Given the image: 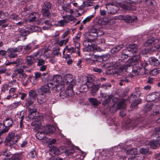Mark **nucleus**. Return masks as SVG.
<instances>
[{
  "label": "nucleus",
  "mask_w": 160,
  "mask_h": 160,
  "mask_svg": "<svg viewBox=\"0 0 160 160\" xmlns=\"http://www.w3.org/2000/svg\"><path fill=\"white\" fill-rule=\"evenodd\" d=\"M129 52L130 53H137V55L133 56L132 58L129 59L125 64L122 66L120 68V70L122 71H126L128 68L132 66L137 65L140 60V54H145L143 50L141 51L140 48H138L136 44H131L127 47V49L123 51L121 55V59L118 60L117 62H114V67L115 68L119 66L123 63L122 60L124 58H127L129 56V54H125L124 52Z\"/></svg>",
  "instance_id": "nucleus-1"
},
{
  "label": "nucleus",
  "mask_w": 160,
  "mask_h": 160,
  "mask_svg": "<svg viewBox=\"0 0 160 160\" xmlns=\"http://www.w3.org/2000/svg\"><path fill=\"white\" fill-rule=\"evenodd\" d=\"M87 38L83 42V44L85 47L83 50L84 52H91L95 49L94 47L92 45V42L94 39L92 37L90 38L88 35V33H87Z\"/></svg>",
  "instance_id": "nucleus-2"
},
{
  "label": "nucleus",
  "mask_w": 160,
  "mask_h": 160,
  "mask_svg": "<svg viewBox=\"0 0 160 160\" xmlns=\"http://www.w3.org/2000/svg\"><path fill=\"white\" fill-rule=\"evenodd\" d=\"M61 77L58 75H56L53 77L52 80L48 82L51 84L52 87H54V88L58 89L59 88L60 89L61 86L63 85Z\"/></svg>",
  "instance_id": "nucleus-3"
},
{
  "label": "nucleus",
  "mask_w": 160,
  "mask_h": 160,
  "mask_svg": "<svg viewBox=\"0 0 160 160\" xmlns=\"http://www.w3.org/2000/svg\"><path fill=\"white\" fill-rule=\"evenodd\" d=\"M12 123L13 121L11 118H6L3 122V125L5 128L2 131H0V135L8 132L9 129V128L12 126Z\"/></svg>",
  "instance_id": "nucleus-4"
},
{
  "label": "nucleus",
  "mask_w": 160,
  "mask_h": 160,
  "mask_svg": "<svg viewBox=\"0 0 160 160\" xmlns=\"http://www.w3.org/2000/svg\"><path fill=\"white\" fill-rule=\"evenodd\" d=\"M50 88H54V87H52L51 84L48 82L47 85H43L40 88L39 93L49 97L50 93Z\"/></svg>",
  "instance_id": "nucleus-5"
},
{
  "label": "nucleus",
  "mask_w": 160,
  "mask_h": 160,
  "mask_svg": "<svg viewBox=\"0 0 160 160\" xmlns=\"http://www.w3.org/2000/svg\"><path fill=\"white\" fill-rule=\"evenodd\" d=\"M123 0H116V2L120 7L125 10H134L136 9V8L135 6L132 5L130 3H123Z\"/></svg>",
  "instance_id": "nucleus-6"
},
{
  "label": "nucleus",
  "mask_w": 160,
  "mask_h": 160,
  "mask_svg": "<svg viewBox=\"0 0 160 160\" xmlns=\"http://www.w3.org/2000/svg\"><path fill=\"white\" fill-rule=\"evenodd\" d=\"M20 138L19 136L15 135L14 133H11L8 135L6 139V142L9 143L10 144H13L17 142Z\"/></svg>",
  "instance_id": "nucleus-7"
},
{
  "label": "nucleus",
  "mask_w": 160,
  "mask_h": 160,
  "mask_svg": "<svg viewBox=\"0 0 160 160\" xmlns=\"http://www.w3.org/2000/svg\"><path fill=\"white\" fill-rule=\"evenodd\" d=\"M63 85L69 84V85H75L76 81L72 78V76L70 74L65 75L64 76L62 81Z\"/></svg>",
  "instance_id": "nucleus-8"
},
{
  "label": "nucleus",
  "mask_w": 160,
  "mask_h": 160,
  "mask_svg": "<svg viewBox=\"0 0 160 160\" xmlns=\"http://www.w3.org/2000/svg\"><path fill=\"white\" fill-rule=\"evenodd\" d=\"M22 49V46H19L16 48L8 49L7 50L8 52L10 53L8 57L10 58H14L17 57V54L15 53V52H20Z\"/></svg>",
  "instance_id": "nucleus-9"
},
{
  "label": "nucleus",
  "mask_w": 160,
  "mask_h": 160,
  "mask_svg": "<svg viewBox=\"0 0 160 160\" xmlns=\"http://www.w3.org/2000/svg\"><path fill=\"white\" fill-rule=\"evenodd\" d=\"M117 18L119 20H123L125 22H132L136 20L137 18L135 16L131 17L130 16L123 15H121L117 17Z\"/></svg>",
  "instance_id": "nucleus-10"
},
{
  "label": "nucleus",
  "mask_w": 160,
  "mask_h": 160,
  "mask_svg": "<svg viewBox=\"0 0 160 160\" xmlns=\"http://www.w3.org/2000/svg\"><path fill=\"white\" fill-rule=\"evenodd\" d=\"M103 33V32L101 30L93 29L88 32V35L90 38L92 37L94 39L97 37L102 35Z\"/></svg>",
  "instance_id": "nucleus-11"
},
{
  "label": "nucleus",
  "mask_w": 160,
  "mask_h": 160,
  "mask_svg": "<svg viewBox=\"0 0 160 160\" xmlns=\"http://www.w3.org/2000/svg\"><path fill=\"white\" fill-rule=\"evenodd\" d=\"M38 102L40 104L44 103L48 99V96L39 93L37 97Z\"/></svg>",
  "instance_id": "nucleus-12"
},
{
  "label": "nucleus",
  "mask_w": 160,
  "mask_h": 160,
  "mask_svg": "<svg viewBox=\"0 0 160 160\" xmlns=\"http://www.w3.org/2000/svg\"><path fill=\"white\" fill-rule=\"evenodd\" d=\"M159 93H153L149 94L147 97L146 99L148 102H152L158 99Z\"/></svg>",
  "instance_id": "nucleus-13"
},
{
  "label": "nucleus",
  "mask_w": 160,
  "mask_h": 160,
  "mask_svg": "<svg viewBox=\"0 0 160 160\" xmlns=\"http://www.w3.org/2000/svg\"><path fill=\"white\" fill-rule=\"evenodd\" d=\"M43 130L44 133L48 134L50 132H53L55 131V129L53 126L48 125L43 128Z\"/></svg>",
  "instance_id": "nucleus-14"
},
{
  "label": "nucleus",
  "mask_w": 160,
  "mask_h": 160,
  "mask_svg": "<svg viewBox=\"0 0 160 160\" xmlns=\"http://www.w3.org/2000/svg\"><path fill=\"white\" fill-rule=\"evenodd\" d=\"M63 10L67 12L72 14L73 13V11L70 8V5L69 4H67L64 5L62 6Z\"/></svg>",
  "instance_id": "nucleus-15"
},
{
  "label": "nucleus",
  "mask_w": 160,
  "mask_h": 160,
  "mask_svg": "<svg viewBox=\"0 0 160 160\" xmlns=\"http://www.w3.org/2000/svg\"><path fill=\"white\" fill-rule=\"evenodd\" d=\"M149 62L153 66H158L160 64L157 59L153 57L149 58Z\"/></svg>",
  "instance_id": "nucleus-16"
},
{
  "label": "nucleus",
  "mask_w": 160,
  "mask_h": 160,
  "mask_svg": "<svg viewBox=\"0 0 160 160\" xmlns=\"http://www.w3.org/2000/svg\"><path fill=\"white\" fill-rule=\"evenodd\" d=\"M96 58V55H92L91 58H86L85 61L87 63L89 64H94L96 62L95 59Z\"/></svg>",
  "instance_id": "nucleus-17"
},
{
  "label": "nucleus",
  "mask_w": 160,
  "mask_h": 160,
  "mask_svg": "<svg viewBox=\"0 0 160 160\" xmlns=\"http://www.w3.org/2000/svg\"><path fill=\"white\" fill-rule=\"evenodd\" d=\"M63 19H65L67 21V23L69 22H73L76 21L77 19L72 15H68L62 16Z\"/></svg>",
  "instance_id": "nucleus-18"
},
{
  "label": "nucleus",
  "mask_w": 160,
  "mask_h": 160,
  "mask_svg": "<svg viewBox=\"0 0 160 160\" xmlns=\"http://www.w3.org/2000/svg\"><path fill=\"white\" fill-rule=\"evenodd\" d=\"M123 45L121 44L114 47L111 50V53L112 54L116 53L123 47Z\"/></svg>",
  "instance_id": "nucleus-19"
},
{
  "label": "nucleus",
  "mask_w": 160,
  "mask_h": 160,
  "mask_svg": "<svg viewBox=\"0 0 160 160\" xmlns=\"http://www.w3.org/2000/svg\"><path fill=\"white\" fill-rule=\"evenodd\" d=\"M154 48L152 49V50H158L160 51V38L159 39H156L154 42Z\"/></svg>",
  "instance_id": "nucleus-20"
},
{
  "label": "nucleus",
  "mask_w": 160,
  "mask_h": 160,
  "mask_svg": "<svg viewBox=\"0 0 160 160\" xmlns=\"http://www.w3.org/2000/svg\"><path fill=\"white\" fill-rule=\"evenodd\" d=\"M45 133H44V130L42 131H40L38 132L36 135L37 138L40 140H43L45 138Z\"/></svg>",
  "instance_id": "nucleus-21"
},
{
  "label": "nucleus",
  "mask_w": 160,
  "mask_h": 160,
  "mask_svg": "<svg viewBox=\"0 0 160 160\" xmlns=\"http://www.w3.org/2000/svg\"><path fill=\"white\" fill-rule=\"evenodd\" d=\"M125 100L124 99H122L118 103L117 108L118 109H124L125 108Z\"/></svg>",
  "instance_id": "nucleus-22"
},
{
  "label": "nucleus",
  "mask_w": 160,
  "mask_h": 160,
  "mask_svg": "<svg viewBox=\"0 0 160 160\" xmlns=\"http://www.w3.org/2000/svg\"><path fill=\"white\" fill-rule=\"evenodd\" d=\"M33 60L32 57V56H28L25 59L26 64L28 66H30L32 64Z\"/></svg>",
  "instance_id": "nucleus-23"
},
{
  "label": "nucleus",
  "mask_w": 160,
  "mask_h": 160,
  "mask_svg": "<svg viewBox=\"0 0 160 160\" xmlns=\"http://www.w3.org/2000/svg\"><path fill=\"white\" fill-rule=\"evenodd\" d=\"M98 85H92V90L91 91V93L93 96H95V92L98 91L100 88Z\"/></svg>",
  "instance_id": "nucleus-24"
},
{
  "label": "nucleus",
  "mask_w": 160,
  "mask_h": 160,
  "mask_svg": "<svg viewBox=\"0 0 160 160\" xmlns=\"http://www.w3.org/2000/svg\"><path fill=\"white\" fill-rule=\"evenodd\" d=\"M88 100L94 106L98 105L100 103L99 101L94 98H90Z\"/></svg>",
  "instance_id": "nucleus-25"
},
{
  "label": "nucleus",
  "mask_w": 160,
  "mask_h": 160,
  "mask_svg": "<svg viewBox=\"0 0 160 160\" xmlns=\"http://www.w3.org/2000/svg\"><path fill=\"white\" fill-rule=\"evenodd\" d=\"M23 70L22 68L17 69L15 70L14 71V73L12 75V77L13 78L16 77L17 75V74H19V76H20L23 73Z\"/></svg>",
  "instance_id": "nucleus-26"
},
{
  "label": "nucleus",
  "mask_w": 160,
  "mask_h": 160,
  "mask_svg": "<svg viewBox=\"0 0 160 160\" xmlns=\"http://www.w3.org/2000/svg\"><path fill=\"white\" fill-rule=\"evenodd\" d=\"M105 22V24H112L114 23L116 21V20L114 18H111L104 20Z\"/></svg>",
  "instance_id": "nucleus-27"
},
{
  "label": "nucleus",
  "mask_w": 160,
  "mask_h": 160,
  "mask_svg": "<svg viewBox=\"0 0 160 160\" xmlns=\"http://www.w3.org/2000/svg\"><path fill=\"white\" fill-rule=\"evenodd\" d=\"M74 85H69L68 89L66 91V92L69 96H72L73 95L72 88Z\"/></svg>",
  "instance_id": "nucleus-28"
},
{
  "label": "nucleus",
  "mask_w": 160,
  "mask_h": 160,
  "mask_svg": "<svg viewBox=\"0 0 160 160\" xmlns=\"http://www.w3.org/2000/svg\"><path fill=\"white\" fill-rule=\"evenodd\" d=\"M26 106L27 107H28L32 104L35 100L33 98L28 97L26 99Z\"/></svg>",
  "instance_id": "nucleus-29"
},
{
  "label": "nucleus",
  "mask_w": 160,
  "mask_h": 160,
  "mask_svg": "<svg viewBox=\"0 0 160 160\" xmlns=\"http://www.w3.org/2000/svg\"><path fill=\"white\" fill-rule=\"evenodd\" d=\"M155 40L152 39H149L146 42L144 43V45L146 47L149 46L151 45L152 44H153V46L154 47V42L155 41Z\"/></svg>",
  "instance_id": "nucleus-30"
},
{
  "label": "nucleus",
  "mask_w": 160,
  "mask_h": 160,
  "mask_svg": "<svg viewBox=\"0 0 160 160\" xmlns=\"http://www.w3.org/2000/svg\"><path fill=\"white\" fill-rule=\"evenodd\" d=\"M160 72V68H155L151 70L150 72V74L154 76Z\"/></svg>",
  "instance_id": "nucleus-31"
},
{
  "label": "nucleus",
  "mask_w": 160,
  "mask_h": 160,
  "mask_svg": "<svg viewBox=\"0 0 160 160\" xmlns=\"http://www.w3.org/2000/svg\"><path fill=\"white\" fill-rule=\"evenodd\" d=\"M66 19H63V20L58 21V22L57 25L60 27H63L67 23V21Z\"/></svg>",
  "instance_id": "nucleus-32"
},
{
  "label": "nucleus",
  "mask_w": 160,
  "mask_h": 160,
  "mask_svg": "<svg viewBox=\"0 0 160 160\" xmlns=\"http://www.w3.org/2000/svg\"><path fill=\"white\" fill-rule=\"evenodd\" d=\"M42 12L44 17H48L50 14L49 10L44 8H42Z\"/></svg>",
  "instance_id": "nucleus-33"
},
{
  "label": "nucleus",
  "mask_w": 160,
  "mask_h": 160,
  "mask_svg": "<svg viewBox=\"0 0 160 160\" xmlns=\"http://www.w3.org/2000/svg\"><path fill=\"white\" fill-rule=\"evenodd\" d=\"M94 16V14H93L92 15H91L86 18L84 20L82 21V22L83 24H85L87 22H89L91 20L92 18Z\"/></svg>",
  "instance_id": "nucleus-34"
},
{
  "label": "nucleus",
  "mask_w": 160,
  "mask_h": 160,
  "mask_svg": "<svg viewBox=\"0 0 160 160\" xmlns=\"http://www.w3.org/2000/svg\"><path fill=\"white\" fill-rule=\"evenodd\" d=\"M158 143L156 141H152L149 142V145L153 149H156L157 147Z\"/></svg>",
  "instance_id": "nucleus-35"
},
{
  "label": "nucleus",
  "mask_w": 160,
  "mask_h": 160,
  "mask_svg": "<svg viewBox=\"0 0 160 160\" xmlns=\"http://www.w3.org/2000/svg\"><path fill=\"white\" fill-rule=\"evenodd\" d=\"M37 96V93L35 91H31L29 93V97L33 98L35 100V98Z\"/></svg>",
  "instance_id": "nucleus-36"
},
{
  "label": "nucleus",
  "mask_w": 160,
  "mask_h": 160,
  "mask_svg": "<svg viewBox=\"0 0 160 160\" xmlns=\"http://www.w3.org/2000/svg\"><path fill=\"white\" fill-rule=\"evenodd\" d=\"M20 35L23 36H26L29 33V32L24 29H21L19 30Z\"/></svg>",
  "instance_id": "nucleus-37"
},
{
  "label": "nucleus",
  "mask_w": 160,
  "mask_h": 160,
  "mask_svg": "<svg viewBox=\"0 0 160 160\" xmlns=\"http://www.w3.org/2000/svg\"><path fill=\"white\" fill-rule=\"evenodd\" d=\"M9 85L7 84H4L1 86V92H2L4 93L6 91L8 90Z\"/></svg>",
  "instance_id": "nucleus-38"
},
{
  "label": "nucleus",
  "mask_w": 160,
  "mask_h": 160,
  "mask_svg": "<svg viewBox=\"0 0 160 160\" xmlns=\"http://www.w3.org/2000/svg\"><path fill=\"white\" fill-rule=\"evenodd\" d=\"M0 153L1 155L5 156L7 157H9L11 154V152L6 150H2Z\"/></svg>",
  "instance_id": "nucleus-39"
},
{
  "label": "nucleus",
  "mask_w": 160,
  "mask_h": 160,
  "mask_svg": "<svg viewBox=\"0 0 160 160\" xmlns=\"http://www.w3.org/2000/svg\"><path fill=\"white\" fill-rule=\"evenodd\" d=\"M128 154L134 155L137 154L136 149L135 148H132L129 149L127 152Z\"/></svg>",
  "instance_id": "nucleus-40"
},
{
  "label": "nucleus",
  "mask_w": 160,
  "mask_h": 160,
  "mask_svg": "<svg viewBox=\"0 0 160 160\" xmlns=\"http://www.w3.org/2000/svg\"><path fill=\"white\" fill-rule=\"evenodd\" d=\"M32 15H34V16L32 17H30L31 18H29L28 19V21L29 22H31L34 21L36 19L37 17H38L39 16L38 14L36 12L33 13Z\"/></svg>",
  "instance_id": "nucleus-41"
},
{
  "label": "nucleus",
  "mask_w": 160,
  "mask_h": 160,
  "mask_svg": "<svg viewBox=\"0 0 160 160\" xmlns=\"http://www.w3.org/2000/svg\"><path fill=\"white\" fill-rule=\"evenodd\" d=\"M140 153L142 154H149L150 153L148 148H142L139 150Z\"/></svg>",
  "instance_id": "nucleus-42"
},
{
  "label": "nucleus",
  "mask_w": 160,
  "mask_h": 160,
  "mask_svg": "<svg viewBox=\"0 0 160 160\" xmlns=\"http://www.w3.org/2000/svg\"><path fill=\"white\" fill-rule=\"evenodd\" d=\"M51 7V3L49 2H46L44 3L42 8L49 10Z\"/></svg>",
  "instance_id": "nucleus-43"
},
{
  "label": "nucleus",
  "mask_w": 160,
  "mask_h": 160,
  "mask_svg": "<svg viewBox=\"0 0 160 160\" xmlns=\"http://www.w3.org/2000/svg\"><path fill=\"white\" fill-rule=\"evenodd\" d=\"M111 98L112 97L110 95L108 96V98L104 99L103 103V105H105L108 104L111 101Z\"/></svg>",
  "instance_id": "nucleus-44"
},
{
  "label": "nucleus",
  "mask_w": 160,
  "mask_h": 160,
  "mask_svg": "<svg viewBox=\"0 0 160 160\" xmlns=\"http://www.w3.org/2000/svg\"><path fill=\"white\" fill-rule=\"evenodd\" d=\"M100 87L105 90H107L111 87V84L109 83H105L102 85Z\"/></svg>",
  "instance_id": "nucleus-45"
},
{
  "label": "nucleus",
  "mask_w": 160,
  "mask_h": 160,
  "mask_svg": "<svg viewBox=\"0 0 160 160\" xmlns=\"http://www.w3.org/2000/svg\"><path fill=\"white\" fill-rule=\"evenodd\" d=\"M24 112L23 111L18 112L17 113L18 117L20 119V120L22 119V120L24 118Z\"/></svg>",
  "instance_id": "nucleus-46"
},
{
  "label": "nucleus",
  "mask_w": 160,
  "mask_h": 160,
  "mask_svg": "<svg viewBox=\"0 0 160 160\" xmlns=\"http://www.w3.org/2000/svg\"><path fill=\"white\" fill-rule=\"evenodd\" d=\"M152 104L150 103L147 104L145 107L144 110L145 112H148L150 111L152 108Z\"/></svg>",
  "instance_id": "nucleus-47"
},
{
  "label": "nucleus",
  "mask_w": 160,
  "mask_h": 160,
  "mask_svg": "<svg viewBox=\"0 0 160 160\" xmlns=\"http://www.w3.org/2000/svg\"><path fill=\"white\" fill-rule=\"evenodd\" d=\"M66 49L68 51V52L72 53H74L76 51L75 49L73 47L68 48L67 46L66 47Z\"/></svg>",
  "instance_id": "nucleus-48"
},
{
  "label": "nucleus",
  "mask_w": 160,
  "mask_h": 160,
  "mask_svg": "<svg viewBox=\"0 0 160 160\" xmlns=\"http://www.w3.org/2000/svg\"><path fill=\"white\" fill-rule=\"evenodd\" d=\"M155 132L152 135L154 136L157 137L160 136V127H158L155 129Z\"/></svg>",
  "instance_id": "nucleus-49"
},
{
  "label": "nucleus",
  "mask_w": 160,
  "mask_h": 160,
  "mask_svg": "<svg viewBox=\"0 0 160 160\" xmlns=\"http://www.w3.org/2000/svg\"><path fill=\"white\" fill-rule=\"evenodd\" d=\"M68 38L62 40L58 42V45L60 46H62L64 44L68 42Z\"/></svg>",
  "instance_id": "nucleus-50"
},
{
  "label": "nucleus",
  "mask_w": 160,
  "mask_h": 160,
  "mask_svg": "<svg viewBox=\"0 0 160 160\" xmlns=\"http://www.w3.org/2000/svg\"><path fill=\"white\" fill-rule=\"evenodd\" d=\"M43 51H44L43 54L44 57L46 59L48 58L50 56L49 52H48V50H45L44 49H42V52Z\"/></svg>",
  "instance_id": "nucleus-51"
},
{
  "label": "nucleus",
  "mask_w": 160,
  "mask_h": 160,
  "mask_svg": "<svg viewBox=\"0 0 160 160\" xmlns=\"http://www.w3.org/2000/svg\"><path fill=\"white\" fill-rule=\"evenodd\" d=\"M45 60L42 59H38L37 63V65L39 66L44 65L45 63Z\"/></svg>",
  "instance_id": "nucleus-52"
},
{
  "label": "nucleus",
  "mask_w": 160,
  "mask_h": 160,
  "mask_svg": "<svg viewBox=\"0 0 160 160\" xmlns=\"http://www.w3.org/2000/svg\"><path fill=\"white\" fill-rule=\"evenodd\" d=\"M160 107H158L157 109L154 110L153 112L151 113L152 115L156 116L160 113V111L159 110L158 108Z\"/></svg>",
  "instance_id": "nucleus-53"
},
{
  "label": "nucleus",
  "mask_w": 160,
  "mask_h": 160,
  "mask_svg": "<svg viewBox=\"0 0 160 160\" xmlns=\"http://www.w3.org/2000/svg\"><path fill=\"white\" fill-rule=\"evenodd\" d=\"M30 155L32 158H36L37 157L36 151L34 149L32 150L30 152Z\"/></svg>",
  "instance_id": "nucleus-54"
},
{
  "label": "nucleus",
  "mask_w": 160,
  "mask_h": 160,
  "mask_svg": "<svg viewBox=\"0 0 160 160\" xmlns=\"http://www.w3.org/2000/svg\"><path fill=\"white\" fill-rule=\"evenodd\" d=\"M37 111V109L35 108H28L29 114H36Z\"/></svg>",
  "instance_id": "nucleus-55"
},
{
  "label": "nucleus",
  "mask_w": 160,
  "mask_h": 160,
  "mask_svg": "<svg viewBox=\"0 0 160 160\" xmlns=\"http://www.w3.org/2000/svg\"><path fill=\"white\" fill-rule=\"evenodd\" d=\"M10 18L13 20H19L20 18L17 15L15 14L11 15H10Z\"/></svg>",
  "instance_id": "nucleus-56"
},
{
  "label": "nucleus",
  "mask_w": 160,
  "mask_h": 160,
  "mask_svg": "<svg viewBox=\"0 0 160 160\" xmlns=\"http://www.w3.org/2000/svg\"><path fill=\"white\" fill-rule=\"evenodd\" d=\"M94 4V3L93 2L90 1L89 2H86L84 3V5L86 7L92 6Z\"/></svg>",
  "instance_id": "nucleus-57"
},
{
  "label": "nucleus",
  "mask_w": 160,
  "mask_h": 160,
  "mask_svg": "<svg viewBox=\"0 0 160 160\" xmlns=\"http://www.w3.org/2000/svg\"><path fill=\"white\" fill-rule=\"evenodd\" d=\"M53 53L54 55H57L59 53V49L58 47H55L53 48Z\"/></svg>",
  "instance_id": "nucleus-58"
},
{
  "label": "nucleus",
  "mask_w": 160,
  "mask_h": 160,
  "mask_svg": "<svg viewBox=\"0 0 160 160\" xmlns=\"http://www.w3.org/2000/svg\"><path fill=\"white\" fill-rule=\"evenodd\" d=\"M141 101L142 100L140 98L138 99L137 101H134V100H132L133 102L132 103V105L133 106L137 105L138 104L141 102Z\"/></svg>",
  "instance_id": "nucleus-59"
},
{
  "label": "nucleus",
  "mask_w": 160,
  "mask_h": 160,
  "mask_svg": "<svg viewBox=\"0 0 160 160\" xmlns=\"http://www.w3.org/2000/svg\"><path fill=\"white\" fill-rule=\"evenodd\" d=\"M40 54H39V53H36L34 54L33 56L32 57V58H33V60H38L39 59V58H40Z\"/></svg>",
  "instance_id": "nucleus-60"
},
{
  "label": "nucleus",
  "mask_w": 160,
  "mask_h": 160,
  "mask_svg": "<svg viewBox=\"0 0 160 160\" xmlns=\"http://www.w3.org/2000/svg\"><path fill=\"white\" fill-rule=\"evenodd\" d=\"M75 152V151L73 148H72L71 149L65 151V153L67 155H70L73 153Z\"/></svg>",
  "instance_id": "nucleus-61"
},
{
  "label": "nucleus",
  "mask_w": 160,
  "mask_h": 160,
  "mask_svg": "<svg viewBox=\"0 0 160 160\" xmlns=\"http://www.w3.org/2000/svg\"><path fill=\"white\" fill-rule=\"evenodd\" d=\"M80 38V35H78L77 36L74 37L73 38V42L74 43H76L77 42H79Z\"/></svg>",
  "instance_id": "nucleus-62"
},
{
  "label": "nucleus",
  "mask_w": 160,
  "mask_h": 160,
  "mask_svg": "<svg viewBox=\"0 0 160 160\" xmlns=\"http://www.w3.org/2000/svg\"><path fill=\"white\" fill-rule=\"evenodd\" d=\"M94 80V77L92 76H88L87 77V83H92Z\"/></svg>",
  "instance_id": "nucleus-63"
},
{
  "label": "nucleus",
  "mask_w": 160,
  "mask_h": 160,
  "mask_svg": "<svg viewBox=\"0 0 160 160\" xmlns=\"http://www.w3.org/2000/svg\"><path fill=\"white\" fill-rule=\"evenodd\" d=\"M36 114H29L28 115V118L31 120L36 119Z\"/></svg>",
  "instance_id": "nucleus-64"
}]
</instances>
